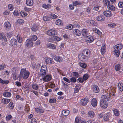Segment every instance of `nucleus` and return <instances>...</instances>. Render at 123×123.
<instances>
[{"instance_id":"nucleus-28","label":"nucleus","mask_w":123,"mask_h":123,"mask_svg":"<svg viewBox=\"0 0 123 123\" xmlns=\"http://www.w3.org/2000/svg\"><path fill=\"white\" fill-rule=\"evenodd\" d=\"M54 59L56 61L60 62H61L63 60L62 57L58 56L55 57L54 58Z\"/></svg>"},{"instance_id":"nucleus-45","label":"nucleus","mask_w":123,"mask_h":123,"mask_svg":"<svg viewBox=\"0 0 123 123\" xmlns=\"http://www.w3.org/2000/svg\"><path fill=\"white\" fill-rule=\"evenodd\" d=\"M80 119L79 117H77L75 119V123H79L80 121Z\"/></svg>"},{"instance_id":"nucleus-23","label":"nucleus","mask_w":123,"mask_h":123,"mask_svg":"<svg viewBox=\"0 0 123 123\" xmlns=\"http://www.w3.org/2000/svg\"><path fill=\"white\" fill-rule=\"evenodd\" d=\"M35 111L37 112H40L42 113H43L44 111L43 109L40 107H38L37 108H36Z\"/></svg>"},{"instance_id":"nucleus-9","label":"nucleus","mask_w":123,"mask_h":123,"mask_svg":"<svg viewBox=\"0 0 123 123\" xmlns=\"http://www.w3.org/2000/svg\"><path fill=\"white\" fill-rule=\"evenodd\" d=\"M81 104L83 106H85L87 104L88 102L89 101L88 98H86L82 99L81 100Z\"/></svg>"},{"instance_id":"nucleus-36","label":"nucleus","mask_w":123,"mask_h":123,"mask_svg":"<svg viewBox=\"0 0 123 123\" xmlns=\"http://www.w3.org/2000/svg\"><path fill=\"white\" fill-rule=\"evenodd\" d=\"M3 95L4 96L6 97H10L11 95V93L10 92H6L3 93Z\"/></svg>"},{"instance_id":"nucleus-55","label":"nucleus","mask_w":123,"mask_h":123,"mask_svg":"<svg viewBox=\"0 0 123 123\" xmlns=\"http://www.w3.org/2000/svg\"><path fill=\"white\" fill-rule=\"evenodd\" d=\"M49 101L50 103H55L56 102V100L55 98H53L50 99Z\"/></svg>"},{"instance_id":"nucleus-58","label":"nucleus","mask_w":123,"mask_h":123,"mask_svg":"<svg viewBox=\"0 0 123 123\" xmlns=\"http://www.w3.org/2000/svg\"><path fill=\"white\" fill-rule=\"evenodd\" d=\"M88 114L89 115H96L94 112L92 111H89L88 113Z\"/></svg>"},{"instance_id":"nucleus-16","label":"nucleus","mask_w":123,"mask_h":123,"mask_svg":"<svg viewBox=\"0 0 123 123\" xmlns=\"http://www.w3.org/2000/svg\"><path fill=\"white\" fill-rule=\"evenodd\" d=\"M106 99L107 100H110V97L108 96L105 95H103L102 96L101 99L100 100H105L106 101Z\"/></svg>"},{"instance_id":"nucleus-44","label":"nucleus","mask_w":123,"mask_h":123,"mask_svg":"<svg viewBox=\"0 0 123 123\" xmlns=\"http://www.w3.org/2000/svg\"><path fill=\"white\" fill-rule=\"evenodd\" d=\"M70 81L73 83H75L76 81V78L74 77H72L70 79Z\"/></svg>"},{"instance_id":"nucleus-34","label":"nucleus","mask_w":123,"mask_h":123,"mask_svg":"<svg viewBox=\"0 0 123 123\" xmlns=\"http://www.w3.org/2000/svg\"><path fill=\"white\" fill-rule=\"evenodd\" d=\"M81 87V86L80 85H76L74 88V93H77L78 92Z\"/></svg>"},{"instance_id":"nucleus-22","label":"nucleus","mask_w":123,"mask_h":123,"mask_svg":"<svg viewBox=\"0 0 123 123\" xmlns=\"http://www.w3.org/2000/svg\"><path fill=\"white\" fill-rule=\"evenodd\" d=\"M123 47V45L121 44H118L115 46V49H116V50L119 51Z\"/></svg>"},{"instance_id":"nucleus-61","label":"nucleus","mask_w":123,"mask_h":123,"mask_svg":"<svg viewBox=\"0 0 123 123\" xmlns=\"http://www.w3.org/2000/svg\"><path fill=\"white\" fill-rule=\"evenodd\" d=\"M6 120L7 121H9L10 120L12 117V116H6Z\"/></svg>"},{"instance_id":"nucleus-29","label":"nucleus","mask_w":123,"mask_h":123,"mask_svg":"<svg viewBox=\"0 0 123 123\" xmlns=\"http://www.w3.org/2000/svg\"><path fill=\"white\" fill-rule=\"evenodd\" d=\"M32 30L34 31H36L38 30V27L36 25H33L31 28Z\"/></svg>"},{"instance_id":"nucleus-40","label":"nucleus","mask_w":123,"mask_h":123,"mask_svg":"<svg viewBox=\"0 0 123 123\" xmlns=\"http://www.w3.org/2000/svg\"><path fill=\"white\" fill-rule=\"evenodd\" d=\"M89 77V75L87 74H84L83 76V79L84 80H86Z\"/></svg>"},{"instance_id":"nucleus-3","label":"nucleus","mask_w":123,"mask_h":123,"mask_svg":"<svg viewBox=\"0 0 123 123\" xmlns=\"http://www.w3.org/2000/svg\"><path fill=\"white\" fill-rule=\"evenodd\" d=\"M82 53V54H84V55H86L88 58H89L91 54L90 50L87 49H86L83 50Z\"/></svg>"},{"instance_id":"nucleus-21","label":"nucleus","mask_w":123,"mask_h":123,"mask_svg":"<svg viewBox=\"0 0 123 123\" xmlns=\"http://www.w3.org/2000/svg\"><path fill=\"white\" fill-rule=\"evenodd\" d=\"M91 105L93 107H95L97 106V102L96 99L95 98L93 99L91 101Z\"/></svg>"},{"instance_id":"nucleus-18","label":"nucleus","mask_w":123,"mask_h":123,"mask_svg":"<svg viewBox=\"0 0 123 123\" xmlns=\"http://www.w3.org/2000/svg\"><path fill=\"white\" fill-rule=\"evenodd\" d=\"M78 57L79 59L81 60L82 61L85 59H88L86 56L84 55V54H79L78 56Z\"/></svg>"},{"instance_id":"nucleus-57","label":"nucleus","mask_w":123,"mask_h":123,"mask_svg":"<svg viewBox=\"0 0 123 123\" xmlns=\"http://www.w3.org/2000/svg\"><path fill=\"white\" fill-rule=\"evenodd\" d=\"M72 75L73 76H75L76 77H78L79 76V74L78 72H73L72 73Z\"/></svg>"},{"instance_id":"nucleus-33","label":"nucleus","mask_w":123,"mask_h":123,"mask_svg":"<svg viewBox=\"0 0 123 123\" xmlns=\"http://www.w3.org/2000/svg\"><path fill=\"white\" fill-rule=\"evenodd\" d=\"M47 71H43L42 70H40V74L42 77H44L46 75V74Z\"/></svg>"},{"instance_id":"nucleus-48","label":"nucleus","mask_w":123,"mask_h":123,"mask_svg":"<svg viewBox=\"0 0 123 123\" xmlns=\"http://www.w3.org/2000/svg\"><path fill=\"white\" fill-rule=\"evenodd\" d=\"M115 68L116 71H119L120 68V65L119 64L116 65L115 66Z\"/></svg>"},{"instance_id":"nucleus-60","label":"nucleus","mask_w":123,"mask_h":123,"mask_svg":"<svg viewBox=\"0 0 123 123\" xmlns=\"http://www.w3.org/2000/svg\"><path fill=\"white\" fill-rule=\"evenodd\" d=\"M73 25H72L70 24L68 26L66 27H67L66 28L67 29L71 30L73 28Z\"/></svg>"},{"instance_id":"nucleus-41","label":"nucleus","mask_w":123,"mask_h":123,"mask_svg":"<svg viewBox=\"0 0 123 123\" xmlns=\"http://www.w3.org/2000/svg\"><path fill=\"white\" fill-rule=\"evenodd\" d=\"M82 4V3L77 1H75L73 3L74 6H76L77 5H80Z\"/></svg>"},{"instance_id":"nucleus-46","label":"nucleus","mask_w":123,"mask_h":123,"mask_svg":"<svg viewBox=\"0 0 123 123\" xmlns=\"http://www.w3.org/2000/svg\"><path fill=\"white\" fill-rule=\"evenodd\" d=\"M113 112L115 115H119V112L117 109H115L113 110Z\"/></svg>"},{"instance_id":"nucleus-26","label":"nucleus","mask_w":123,"mask_h":123,"mask_svg":"<svg viewBox=\"0 0 123 123\" xmlns=\"http://www.w3.org/2000/svg\"><path fill=\"white\" fill-rule=\"evenodd\" d=\"M96 19L98 21H104L105 19L104 16L100 15L97 17Z\"/></svg>"},{"instance_id":"nucleus-49","label":"nucleus","mask_w":123,"mask_h":123,"mask_svg":"<svg viewBox=\"0 0 123 123\" xmlns=\"http://www.w3.org/2000/svg\"><path fill=\"white\" fill-rule=\"evenodd\" d=\"M55 23L58 25H61L62 24L61 20L59 19H58L56 21Z\"/></svg>"},{"instance_id":"nucleus-12","label":"nucleus","mask_w":123,"mask_h":123,"mask_svg":"<svg viewBox=\"0 0 123 123\" xmlns=\"http://www.w3.org/2000/svg\"><path fill=\"white\" fill-rule=\"evenodd\" d=\"M26 43L27 46L29 47H31L33 45V42L30 39L26 40Z\"/></svg>"},{"instance_id":"nucleus-20","label":"nucleus","mask_w":123,"mask_h":123,"mask_svg":"<svg viewBox=\"0 0 123 123\" xmlns=\"http://www.w3.org/2000/svg\"><path fill=\"white\" fill-rule=\"evenodd\" d=\"M53 61V60L51 58H47L45 61V62L47 64H51Z\"/></svg>"},{"instance_id":"nucleus-4","label":"nucleus","mask_w":123,"mask_h":123,"mask_svg":"<svg viewBox=\"0 0 123 123\" xmlns=\"http://www.w3.org/2000/svg\"><path fill=\"white\" fill-rule=\"evenodd\" d=\"M81 34L84 37L86 38L89 36V33L87 30L83 29L81 32Z\"/></svg>"},{"instance_id":"nucleus-14","label":"nucleus","mask_w":123,"mask_h":123,"mask_svg":"<svg viewBox=\"0 0 123 123\" xmlns=\"http://www.w3.org/2000/svg\"><path fill=\"white\" fill-rule=\"evenodd\" d=\"M87 40L86 42L88 43L92 42L94 40V38L92 36H89L86 38Z\"/></svg>"},{"instance_id":"nucleus-1","label":"nucleus","mask_w":123,"mask_h":123,"mask_svg":"<svg viewBox=\"0 0 123 123\" xmlns=\"http://www.w3.org/2000/svg\"><path fill=\"white\" fill-rule=\"evenodd\" d=\"M57 17L55 15L52 13L48 14L46 16H44L43 17V19L45 21L50 20L52 19H55Z\"/></svg>"},{"instance_id":"nucleus-31","label":"nucleus","mask_w":123,"mask_h":123,"mask_svg":"<svg viewBox=\"0 0 123 123\" xmlns=\"http://www.w3.org/2000/svg\"><path fill=\"white\" fill-rule=\"evenodd\" d=\"M32 87L33 89L36 90H37L39 89V86L36 84H33L32 85Z\"/></svg>"},{"instance_id":"nucleus-52","label":"nucleus","mask_w":123,"mask_h":123,"mask_svg":"<svg viewBox=\"0 0 123 123\" xmlns=\"http://www.w3.org/2000/svg\"><path fill=\"white\" fill-rule=\"evenodd\" d=\"M43 7L45 8H51V6L49 4H47V5H43Z\"/></svg>"},{"instance_id":"nucleus-27","label":"nucleus","mask_w":123,"mask_h":123,"mask_svg":"<svg viewBox=\"0 0 123 123\" xmlns=\"http://www.w3.org/2000/svg\"><path fill=\"white\" fill-rule=\"evenodd\" d=\"M33 3L32 0H26V4L29 6H31L33 4Z\"/></svg>"},{"instance_id":"nucleus-10","label":"nucleus","mask_w":123,"mask_h":123,"mask_svg":"<svg viewBox=\"0 0 123 123\" xmlns=\"http://www.w3.org/2000/svg\"><path fill=\"white\" fill-rule=\"evenodd\" d=\"M50 40L55 41H59L61 40V38L56 36H52L50 38Z\"/></svg>"},{"instance_id":"nucleus-19","label":"nucleus","mask_w":123,"mask_h":123,"mask_svg":"<svg viewBox=\"0 0 123 123\" xmlns=\"http://www.w3.org/2000/svg\"><path fill=\"white\" fill-rule=\"evenodd\" d=\"M55 32L54 30H48L47 32V34L49 35H55Z\"/></svg>"},{"instance_id":"nucleus-7","label":"nucleus","mask_w":123,"mask_h":123,"mask_svg":"<svg viewBox=\"0 0 123 123\" xmlns=\"http://www.w3.org/2000/svg\"><path fill=\"white\" fill-rule=\"evenodd\" d=\"M52 78V76L51 75H47L43 77L41 80H43V81L48 82Z\"/></svg>"},{"instance_id":"nucleus-38","label":"nucleus","mask_w":123,"mask_h":123,"mask_svg":"<svg viewBox=\"0 0 123 123\" xmlns=\"http://www.w3.org/2000/svg\"><path fill=\"white\" fill-rule=\"evenodd\" d=\"M41 70L48 71L47 67L46 65H43L41 67Z\"/></svg>"},{"instance_id":"nucleus-56","label":"nucleus","mask_w":123,"mask_h":123,"mask_svg":"<svg viewBox=\"0 0 123 123\" xmlns=\"http://www.w3.org/2000/svg\"><path fill=\"white\" fill-rule=\"evenodd\" d=\"M20 15L22 16V17H25L27 15V13L22 11H21L20 12Z\"/></svg>"},{"instance_id":"nucleus-64","label":"nucleus","mask_w":123,"mask_h":123,"mask_svg":"<svg viewBox=\"0 0 123 123\" xmlns=\"http://www.w3.org/2000/svg\"><path fill=\"white\" fill-rule=\"evenodd\" d=\"M118 6L119 7L122 8L123 7V2H119L118 4Z\"/></svg>"},{"instance_id":"nucleus-39","label":"nucleus","mask_w":123,"mask_h":123,"mask_svg":"<svg viewBox=\"0 0 123 123\" xmlns=\"http://www.w3.org/2000/svg\"><path fill=\"white\" fill-rule=\"evenodd\" d=\"M114 54L117 57L119 56V50H116V49H115V50L114 51Z\"/></svg>"},{"instance_id":"nucleus-59","label":"nucleus","mask_w":123,"mask_h":123,"mask_svg":"<svg viewBox=\"0 0 123 123\" xmlns=\"http://www.w3.org/2000/svg\"><path fill=\"white\" fill-rule=\"evenodd\" d=\"M9 106L10 108L11 109H13L14 107V106L13 105V103L12 102H11L9 104Z\"/></svg>"},{"instance_id":"nucleus-54","label":"nucleus","mask_w":123,"mask_h":123,"mask_svg":"<svg viewBox=\"0 0 123 123\" xmlns=\"http://www.w3.org/2000/svg\"><path fill=\"white\" fill-rule=\"evenodd\" d=\"M79 64L81 67L84 68H85L86 66V65L84 63H80Z\"/></svg>"},{"instance_id":"nucleus-25","label":"nucleus","mask_w":123,"mask_h":123,"mask_svg":"<svg viewBox=\"0 0 123 123\" xmlns=\"http://www.w3.org/2000/svg\"><path fill=\"white\" fill-rule=\"evenodd\" d=\"M0 40H2V41L5 42L6 41V37L5 36L4 34L2 33H0Z\"/></svg>"},{"instance_id":"nucleus-30","label":"nucleus","mask_w":123,"mask_h":123,"mask_svg":"<svg viewBox=\"0 0 123 123\" xmlns=\"http://www.w3.org/2000/svg\"><path fill=\"white\" fill-rule=\"evenodd\" d=\"M47 46L53 49H55L56 48L55 45L51 43L47 44Z\"/></svg>"},{"instance_id":"nucleus-62","label":"nucleus","mask_w":123,"mask_h":123,"mask_svg":"<svg viewBox=\"0 0 123 123\" xmlns=\"http://www.w3.org/2000/svg\"><path fill=\"white\" fill-rule=\"evenodd\" d=\"M34 56L32 55H31L28 57V59H29L30 61H31L34 59Z\"/></svg>"},{"instance_id":"nucleus-13","label":"nucleus","mask_w":123,"mask_h":123,"mask_svg":"<svg viewBox=\"0 0 123 123\" xmlns=\"http://www.w3.org/2000/svg\"><path fill=\"white\" fill-rule=\"evenodd\" d=\"M103 13L105 16L107 17H110L112 15L111 12L109 10L104 11Z\"/></svg>"},{"instance_id":"nucleus-2","label":"nucleus","mask_w":123,"mask_h":123,"mask_svg":"<svg viewBox=\"0 0 123 123\" xmlns=\"http://www.w3.org/2000/svg\"><path fill=\"white\" fill-rule=\"evenodd\" d=\"M103 2L105 6H106L108 3L107 7L111 11H114L115 8L112 5H110L109 0H103Z\"/></svg>"},{"instance_id":"nucleus-5","label":"nucleus","mask_w":123,"mask_h":123,"mask_svg":"<svg viewBox=\"0 0 123 123\" xmlns=\"http://www.w3.org/2000/svg\"><path fill=\"white\" fill-rule=\"evenodd\" d=\"M100 106L104 108L107 107L108 105L107 102L105 100H100Z\"/></svg>"},{"instance_id":"nucleus-50","label":"nucleus","mask_w":123,"mask_h":123,"mask_svg":"<svg viewBox=\"0 0 123 123\" xmlns=\"http://www.w3.org/2000/svg\"><path fill=\"white\" fill-rule=\"evenodd\" d=\"M24 21L22 19H19L17 20V23L19 24H22L23 23H24Z\"/></svg>"},{"instance_id":"nucleus-43","label":"nucleus","mask_w":123,"mask_h":123,"mask_svg":"<svg viewBox=\"0 0 123 123\" xmlns=\"http://www.w3.org/2000/svg\"><path fill=\"white\" fill-rule=\"evenodd\" d=\"M95 32L97 33L100 36H101L102 35V32H101L97 28H95Z\"/></svg>"},{"instance_id":"nucleus-6","label":"nucleus","mask_w":123,"mask_h":123,"mask_svg":"<svg viewBox=\"0 0 123 123\" xmlns=\"http://www.w3.org/2000/svg\"><path fill=\"white\" fill-rule=\"evenodd\" d=\"M17 40L14 39H12L10 41L9 45L13 47L17 46Z\"/></svg>"},{"instance_id":"nucleus-35","label":"nucleus","mask_w":123,"mask_h":123,"mask_svg":"<svg viewBox=\"0 0 123 123\" xmlns=\"http://www.w3.org/2000/svg\"><path fill=\"white\" fill-rule=\"evenodd\" d=\"M25 70L24 69V68L21 69L20 75L18 77V78L19 79H21L22 77L23 76L24 73V71H25Z\"/></svg>"},{"instance_id":"nucleus-53","label":"nucleus","mask_w":123,"mask_h":123,"mask_svg":"<svg viewBox=\"0 0 123 123\" xmlns=\"http://www.w3.org/2000/svg\"><path fill=\"white\" fill-rule=\"evenodd\" d=\"M105 45H104L102 47L101 49V51L102 54H104L105 52Z\"/></svg>"},{"instance_id":"nucleus-63","label":"nucleus","mask_w":123,"mask_h":123,"mask_svg":"<svg viewBox=\"0 0 123 123\" xmlns=\"http://www.w3.org/2000/svg\"><path fill=\"white\" fill-rule=\"evenodd\" d=\"M77 80L79 81V82L80 83H82L83 82L84 80L82 78H79Z\"/></svg>"},{"instance_id":"nucleus-37","label":"nucleus","mask_w":123,"mask_h":123,"mask_svg":"<svg viewBox=\"0 0 123 123\" xmlns=\"http://www.w3.org/2000/svg\"><path fill=\"white\" fill-rule=\"evenodd\" d=\"M70 113V111L68 110H63L62 112V115H68Z\"/></svg>"},{"instance_id":"nucleus-24","label":"nucleus","mask_w":123,"mask_h":123,"mask_svg":"<svg viewBox=\"0 0 123 123\" xmlns=\"http://www.w3.org/2000/svg\"><path fill=\"white\" fill-rule=\"evenodd\" d=\"M93 91L95 93H98L99 92V90L98 86L95 85L92 87Z\"/></svg>"},{"instance_id":"nucleus-51","label":"nucleus","mask_w":123,"mask_h":123,"mask_svg":"<svg viewBox=\"0 0 123 123\" xmlns=\"http://www.w3.org/2000/svg\"><path fill=\"white\" fill-rule=\"evenodd\" d=\"M17 37L18 39V42L20 43H21L22 41V37L19 36L18 35H17Z\"/></svg>"},{"instance_id":"nucleus-8","label":"nucleus","mask_w":123,"mask_h":123,"mask_svg":"<svg viewBox=\"0 0 123 123\" xmlns=\"http://www.w3.org/2000/svg\"><path fill=\"white\" fill-rule=\"evenodd\" d=\"M5 29L7 31H9L10 29L11 25L10 23L8 22H5L4 24Z\"/></svg>"},{"instance_id":"nucleus-11","label":"nucleus","mask_w":123,"mask_h":123,"mask_svg":"<svg viewBox=\"0 0 123 123\" xmlns=\"http://www.w3.org/2000/svg\"><path fill=\"white\" fill-rule=\"evenodd\" d=\"M24 69L25 70V71H24V73L23 79H26L29 77L30 73L29 72L26 71L25 68H24Z\"/></svg>"},{"instance_id":"nucleus-42","label":"nucleus","mask_w":123,"mask_h":123,"mask_svg":"<svg viewBox=\"0 0 123 123\" xmlns=\"http://www.w3.org/2000/svg\"><path fill=\"white\" fill-rule=\"evenodd\" d=\"M118 87L119 90L121 92L123 90V86L121 85L120 84L118 83Z\"/></svg>"},{"instance_id":"nucleus-17","label":"nucleus","mask_w":123,"mask_h":123,"mask_svg":"<svg viewBox=\"0 0 123 123\" xmlns=\"http://www.w3.org/2000/svg\"><path fill=\"white\" fill-rule=\"evenodd\" d=\"M87 21V23L90 24H91V25L92 26H96L97 25L96 22L93 20L89 19Z\"/></svg>"},{"instance_id":"nucleus-47","label":"nucleus","mask_w":123,"mask_h":123,"mask_svg":"<svg viewBox=\"0 0 123 123\" xmlns=\"http://www.w3.org/2000/svg\"><path fill=\"white\" fill-rule=\"evenodd\" d=\"M37 36L35 35H33L31 37V38H30V39L31 40H33V41H36L37 39Z\"/></svg>"},{"instance_id":"nucleus-15","label":"nucleus","mask_w":123,"mask_h":123,"mask_svg":"<svg viewBox=\"0 0 123 123\" xmlns=\"http://www.w3.org/2000/svg\"><path fill=\"white\" fill-rule=\"evenodd\" d=\"M73 32L74 34L76 36H79L81 35V31L77 29L74 30Z\"/></svg>"},{"instance_id":"nucleus-32","label":"nucleus","mask_w":123,"mask_h":123,"mask_svg":"<svg viewBox=\"0 0 123 123\" xmlns=\"http://www.w3.org/2000/svg\"><path fill=\"white\" fill-rule=\"evenodd\" d=\"M10 101V99L3 98L1 101L2 103L4 104H7Z\"/></svg>"}]
</instances>
